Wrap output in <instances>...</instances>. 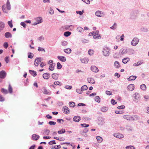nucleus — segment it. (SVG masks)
<instances>
[{"instance_id":"46","label":"nucleus","mask_w":149,"mask_h":149,"mask_svg":"<svg viewBox=\"0 0 149 149\" xmlns=\"http://www.w3.org/2000/svg\"><path fill=\"white\" fill-rule=\"evenodd\" d=\"M117 27V24L116 23H115L113 26L111 27L110 28L113 30L115 29Z\"/></svg>"},{"instance_id":"52","label":"nucleus","mask_w":149,"mask_h":149,"mask_svg":"<svg viewBox=\"0 0 149 149\" xmlns=\"http://www.w3.org/2000/svg\"><path fill=\"white\" fill-rule=\"evenodd\" d=\"M38 51L39 52H42L44 51V52H45V50L44 49L42 48H41L40 47H38Z\"/></svg>"},{"instance_id":"31","label":"nucleus","mask_w":149,"mask_h":149,"mask_svg":"<svg viewBox=\"0 0 149 149\" xmlns=\"http://www.w3.org/2000/svg\"><path fill=\"white\" fill-rule=\"evenodd\" d=\"M28 57L29 58H32L34 56V54L33 53H31L30 52L28 53Z\"/></svg>"},{"instance_id":"57","label":"nucleus","mask_w":149,"mask_h":149,"mask_svg":"<svg viewBox=\"0 0 149 149\" xmlns=\"http://www.w3.org/2000/svg\"><path fill=\"white\" fill-rule=\"evenodd\" d=\"M100 37V35H95L93 36V38L94 39H99V38Z\"/></svg>"},{"instance_id":"53","label":"nucleus","mask_w":149,"mask_h":149,"mask_svg":"<svg viewBox=\"0 0 149 149\" xmlns=\"http://www.w3.org/2000/svg\"><path fill=\"white\" fill-rule=\"evenodd\" d=\"M142 63V62H141V61H139L137 63H134L133 64V65L134 66H138V65H141Z\"/></svg>"},{"instance_id":"33","label":"nucleus","mask_w":149,"mask_h":149,"mask_svg":"<svg viewBox=\"0 0 149 149\" xmlns=\"http://www.w3.org/2000/svg\"><path fill=\"white\" fill-rule=\"evenodd\" d=\"M65 132V129H62L58 131V133L59 134H62Z\"/></svg>"},{"instance_id":"40","label":"nucleus","mask_w":149,"mask_h":149,"mask_svg":"<svg viewBox=\"0 0 149 149\" xmlns=\"http://www.w3.org/2000/svg\"><path fill=\"white\" fill-rule=\"evenodd\" d=\"M1 92L5 94H6L8 93L7 90L3 88H1Z\"/></svg>"},{"instance_id":"17","label":"nucleus","mask_w":149,"mask_h":149,"mask_svg":"<svg viewBox=\"0 0 149 149\" xmlns=\"http://www.w3.org/2000/svg\"><path fill=\"white\" fill-rule=\"evenodd\" d=\"M89 59L88 58H84L82 59H81V61L82 63H86L88 61Z\"/></svg>"},{"instance_id":"61","label":"nucleus","mask_w":149,"mask_h":149,"mask_svg":"<svg viewBox=\"0 0 149 149\" xmlns=\"http://www.w3.org/2000/svg\"><path fill=\"white\" fill-rule=\"evenodd\" d=\"M125 108V106L124 105H122L120 106H118L117 108L118 109H123Z\"/></svg>"},{"instance_id":"51","label":"nucleus","mask_w":149,"mask_h":149,"mask_svg":"<svg viewBox=\"0 0 149 149\" xmlns=\"http://www.w3.org/2000/svg\"><path fill=\"white\" fill-rule=\"evenodd\" d=\"M49 125H55L56 123L55 122H54L53 121H50L49 122Z\"/></svg>"},{"instance_id":"6","label":"nucleus","mask_w":149,"mask_h":149,"mask_svg":"<svg viewBox=\"0 0 149 149\" xmlns=\"http://www.w3.org/2000/svg\"><path fill=\"white\" fill-rule=\"evenodd\" d=\"M97 122L99 125H103L104 123V119L101 117H99L98 118Z\"/></svg>"},{"instance_id":"15","label":"nucleus","mask_w":149,"mask_h":149,"mask_svg":"<svg viewBox=\"0 0 149 149\" xmlns=\"http://www.w3.org/2000/svg\"><path fill=\"white\" fill-rule=\"evenodd\" d=\"M42 76L44 79H47L50 77V74L49 73H45L43 74Z\"/></svg>"},{"instance_id":"30","label":"nucleus","mask_w":149,"mask_h":149,"mask_svg":"<svg viewBox=\"0 0 149 149\" xmlns=\"http://www.w3.org/2000/svg\"><path fill=\"white\" fill-rule=\"evenodd\" d=\"M54 64L52 63L50 65L49 67V70L53 71L54 69Z\"/></svg>"},{"instance_id":"63","label":"nucleus","mask_w":149,"mask_h":149,"mask_svg":"<svg viewBox=\"0 0 149 149\" xmlns=\"http://www.w3.org/2000/svg\"><path fill=\"white\" fill-rule=\"evenodd\" d=\"M20 24L21 26H22L24 28L26 27V24L24 22H21L20 23Z\"/></svg>"},{"instance_id":"35","label":"nucleus","mask_w":149,"mask_h":149,"mask_svg":"<svg viewBox=\"0 0 149 149\" xmlns=\"http://www.w3.org/2000/svg\"><path fill=\"white\" fill-rule=\"evenodd\" d=\"M8 25L10 28H12L13 27V25L12 24V20H10V21H8Z\"/></svg>"},{"instance_id":"34","label":"nucleus","mask_w":149,"mask_h":149,"mask_svg":"<svg viewBox=\"0 0 149 149\" xmlns=\"http://www.w3.org/2000/svg\"><path fill=\"white\" fill-rule=\"evenodd\" d=\"M114 65L116 68H119L120 66L119 62L117 61H116L114 62Z\"/></svg>"},{"instance_id":"21","label":"nucleus","mask_w":149,"mask_h":149,"mask_svg":"<svg viewBox=\"0 0 149 149\" xmlns=\"http://www.w3.org/2000/svg\"><path fill=\"white\" fill-rule=\"evenodd\" d=\"M6 8L8 10H10L11 9V6L9 0H8L6 3Z\"/></svg>"},{"instance_id":"10","label":"nucleus","mask_w":149,"mask_h":149,"mask_svg":"<svg viewBox=\"0 0 149 149\" xmlns=\"http://www.w3.org/2000/svg\"><path fill=\"white\" fill-rule=\"evenodd\" d=\"M57 58L58 59L62 62H65L66 61V58L64 56H58Z\"/></svg>"},{"instance_id":"41","label":"nucleus","mask_w":149,"mask_h":149,"mask_svg":"<svg viewBox=\"0 0 149 149\" xmlns=\"http://www.w3.org/2000/svg\"><path fill=\"white\" fill-rule=\"evenodd\" d=\"M123 118H124L125 119H126L127 120H130V116L129 115H125L124 116Z\"/></svg>"},{"instance_id":"18","label":"nucleus","mask_w":149,"mask_h":149,"mask_svg":"<svg viewBox=\"0 0 149 149\" xmlns=\"http://www.w3.org/2000/svg\"><path fill=\"white\" fill-rule=\"evenodd\" d=\"M130 61V58H129L127 57L123 59L122 62L124 64Z\"/></svg>"},{"instance_id":"26","label":"nucleus","mask_w":149,"mask_h":149,"mask_svg":"<svg viewBox=\"0 0 149 149\" xmlns=\"http://www.w3.org/2000/svg\"><path fill=\"white\" fill-rule=\"evenodd\" d=\"M88 87L86 85H84L81 87V91H84L86 90H87Z\"/></svg>"},{"instance_id":"14","label":"nucleus","mask_w":149,"mask_h":149,"mask_svg":"<svg viewBox=\"0 0 149 149\" xmlns=\"http://www.w3.org/2000/svg\"><path fill=\"white\" fill-rule=\"evenodd\" d=\"M81 120V118L79 116H75L74 117L73 120L75 122H78Z\"/></svg>"},{"instance_id":"16","label":"nucleus","mask_w":149,"mask_h":149,"mask_svg":"<svg viewBox=\"0 0 149 149\" xmlns=\"http://www.w3.org/2000/svg\"><path fill=\"white\" fill-rule=\"evenodd\" d=\"M5 25V24L3 22H0V32L4 28Z\"/></svg>"},{"instance_id":"9","label":"nucleus","mask_w":149,"mask_h":149,"mask_svg":"<svg viewBox=\"0 0 149 149\" xmlns=\"http://www.w3.org/2000/svg\"><path fill=\"white\" fill-rule=\"evenodd\" d=\"M91 70L92 71L95 72H97L99 71L98 68L95 66H91Z\"/></svg>"},{"instance_id":"37","label":"nucleus","mask_w":149,"mask_h":149,"mask_svg":"<svg viewBox=\"0 0 149 149\" xmlns=\"http://www.w3.org/2000/svg\"><path fill=\"white\" fill-rule=\"evenodd\" d=\"M72 25H70V26L66 25V26H65L64 28L66 30H68L70 31L71 30L70 27H72Z\"/></svg>"},{"instance_id":"20","label":"nucleus","mask_w":149,"mask_h":149,"mask_svg":"<svg viewBox=\"0 0 149 149\" xmlns=\"http://www.w3.org/2000/svg\"><path fill=\"white\" fill-rule=\"evenodd\" d=\"M5 36L6 38H11L12 35L10 33L7 32L5 33Z\"/></svg>"},{"instance_id":"43","label":"nucleus","mask_w":149,"mask_h":149,"mask_svg":"<svg viewBox=\"0 0 149 149\" xmlns=\"http://www.w3.org/2000/svg\"><path fill=\"white\" fill-rule=\"evenodd\" d=\"M8 91L10 93H11L13 92V89L12 87L11 86L10 84H9L8 86Z\"/></svg>"},{"instance_id":"24","label":"nucleus","mask_w":149,"mask_h":149,"mask_svg":"<svg viewBox=\"0 0 149 149\" xmlns=\"http://www.w3.org/2000/svg\"><path fill=\"white\" fill-rule=\"evenodd\" d=\"M44 94L46 95H50L51 94V92L50 91H47L45 88H44V91L43 92Z\"/></svg>"},{"instance_id":"22","label":"nucleus","mask_w":149,"mask_h":149,"mask_svg":"<svg viewBox=\"0 0 149 149\" xmlns=\"http://www.w3.org/2000/svg\"><path fill=\"white\" fill-rule=\"evenodd\" d=\"M29 71L30 73L34 77H35L36 75V71L31 70H29Z\"/></svg>"},{"instance_id":"59","label":"nucleus","mask_w":149,"mask_h":149,"mask_svg":"<svg viewBox=\"0 0 149 149\" xmlns=\"http://www.w3.org/2000/svg\"><path fill=\"white\" fill-rule=\"evenodd\" d=\"M65 88L68 89H70L72 88V87L71 86L66 85Z\"/></svg>"},{"instance_id":"55","label":"nucleus","mask_w":149,"mask_h":149,"mask_svg":"<svg viewBox=\"0 0 149 149\" xmlns=\"http://www.w3.org/2000/svg\"><path fill=\"white\" fill-rule=\"evenodd\" d=\"M93 50L90 49L88 51V53L90 56L91 55L93 54Z\"/></svg>"},{"instance_id":"44","label":"nucleus","mask_w":149,"mask_h":149,"mask_svg":"<svg viewBox=\"0 0 149 149\" xmlns=\"http://www.w3.org/2000/svg\"><path fill=\"white\" fill-rule=\"evenodd\" d=\"M69 104L70 106L71 107H73L75 106V103L73 102H70Z\"/></svg>"},{"instance_id":"64","label":"nucleus","mask_w":149,"mask_h":149,"mask_svg":"<svg viewBox=\"0 0 149 149\" xmlns=\"http://www.w3.org/2000/svg\"><path fill=\"white\" fill-rule=\"evenodd\" d=\"M136 78V76H131V81L135 80Z\"/></svg>"},{"instance_id":"19","label":"nucleus","mask_w":149,"mask_h":149,"mask_svg":"<svg viewBox=\"0 0 149 149\" xmlns=\"http://www.w3.org/2000/svg\"><path fill=\"white\" fill-rule=\"evenodd\" d=\"M36 21L38 24L42 23V18L40 17H39L36 18Z\"/></svg>"},{"instance_id":"27","label":"nucleus","mask_w":149,"mask_h":149,"mask_svg":"<svg viewBox=\"0 0 149 149\" xmlns=\"http://www.w3.org/2000/svg\"><path fill=\"white\" fill-rule=\"evenodd\" d=\"M96 139L99 143H101L102 141V138L100 136H97L96 137Z\"/></svg>"},{"instance_id":"2","label":"nucleus","mask_w":149,"mask_h":149,"mask_svg":"<svg viewBox=\"0 0 149 149\" xmlns=\"http://www.w3.org/2000/svg\"><path fill=\"white\" fill-rule=\"evenodd\" d=\"M127 49L125 48H123L119 51V54L120 56H122L127 53Z\"/></svg>"},{"instance_id":"25","label":"nucleus","mask_w":149,"mask_h":149,"mask_svg":"<svg viewBox=\"0 0 149 149\" xmlns=\"http://www.w3.org/2000/svg\"><path fill=\"white\" fill-rule=\"evenodd\" d=\"M87 81H88V82L89 83L91 84H94L95 83V82L94 80L92 78H88L87 79Z\"/></svg>"},{"instance_id":"12","label":"nucleus","mask_w":149,"mask_h":149,"mask_svg":"<svg viewBox=\"0 0 149 149\" xmlns=\"http://www.w3.org/2000/svg\"><path fill=\"white\" fill-rule=\"evenodd\" d=\"M114 136L116 137L119 139L123 138L124 137V136L122 134L119 133L114 134Z\"/></svg>"},{"instance_id":"47","label":"nucleus","mask_w":149,"mask_h":149,"mask_svg":"<svg viewBox=\"0 0 149 149\" xmlns=\"http://www.w3.org/2000/svg\"><path fill=\"white\" fill-rule=\"evenodd\" d=\"M62 67V66L60 63L58 62L57 63V68L58 69H61Z\"/></svg>"},{"instance_id":"58","label":"nucleus","mask_w":149,"mask_h":149,"mask_svg":"<svg viewBox=\"0 0 149 149\" xmlns=\"http://www.w3.org/2000/svg\"><path fill=\"white\" fill-rule=\"evenodd\" d=\"M9 56H6L5 58V61L6 63H8L9 61Z\"/></svg>"},{"instance_id":"45","label":"nucleus","mask_w":149,"mask_h":149,"mask_svg":"<svg viewBox=\"0 0 149 149\" xmlns=\"http://www.w3.org/2000/svg\"><path fill=\"white\" fill-rule=\"evenodd\" d=\"M54 84L56 86H57V85L61 86L62 85V84L61 82H60L59 81H55L54 82Z\"/></svg>"},{"instance_id":"1","label":"nucleus","mask_w":149,"mask_h":149,"mask_svg":"<svg viewBox=\"0 0 149 149\" xmlns=\"http://www.w3.org/2000/svg\"><path fill=\"white\" fill-rule=\"evenodd\" d=\"M110 50L109 48L107 47H104L103 49L102 52L103 54L105 56H108L110 54L109 51Z\"/></svg>"},{"instance_id":"60","label":"nucleus","mask_w":149,"mask_h":149,"mask_svg":"<svg viewBox=\"0 0 149 149\" xmlns=\"http://www.w3.org/2000/svg\"><path fill=\"white\" fill-rule=\"evenodd\" d=\"M50 131L48 129L45 130L44 133L46 135H48Z\"/></svg>"},{"instance_id":"28","label":"nucleus","mask_w":149,"mask_h":149,"mask_svg":"<svg viewBox=\"0 0 149 149\" xmlns=\"http://www.w3.org/2000/svg\"><path fill=\"white\" fill-rule=\"evenodd\" d=\"M138 119V117L137 116L134 115L131 117V120H136Z\"/></svg>"},{"instance_id":"7","label":"nucleus","mask_w":149,"mask_h":149,"mask_svg":"<svg viewBox=\"0 0 149 149\" xmlns=\"http://www.w3.org/2000/svg\"><path fill=\"white\" fill-rule=\"evenodd\" d=\"M6 75V73L4 70H2L0 72V78L2 79H4Z\"/></svg>"},{"instance_id":"62","label":"nucleus","mask_w":149,"mask_h":149,"mask_svg":"<svg viewBox=\"0 0 149 149\" xmlns=\"http://www.w3.org/2000/svg\"><path fill=\"white\" fill-rule=\"evenodd\" d=\"M8 44L7 42H5L3 45L4 47L6 49L8 46Z\"/></svg>"},{"instance_id":"4","label":"nucleus","mask_w":149,"mask_h":149,"mask_svg":"<svg viewBox=\"0 0 149 149\" xmlns=\"http://www.w3.org/2000/svg\"><path fill=\"white\" fill-rule=\"evenodd\" d=\"M63 112L66 114H68L70 113V111L69 108L66 106H64L63 107Z\"/></svg>"},{"instance_id":"23","label":"nucleus","mask_w":149,"mask_h":149,"mask_svg":"<svg viewBox=\"0 0 149 149\" xmlns=\"http://www.w3.org/2000/svg\"><path fill=\"white\" fill-rule=\"evenodd\" d=\"M52 76V78L55 80H57L58 78V74H56L53 73Z\"/></svg>"},{"instance_id":"36","label":"nucleus","mask_w":149,"mask_h":149,"mask_svg":"<svg viewBox=\"0 0 149 149\" xmlns=\"http://www.w3.org/2000/svg\"><path fill=\"white\" fill-rule=\"evenodd\" d=\"M77 29V31L81 33L84 31L83 29L81 27H78Z\"/></svg>"},{"instance_id":"54","label":"nucleus","mask_w":149,"mask_h":149,"mask_svg":"<svg viewBox=\"0 0 149 149\" xmlns=\"http://www.w3.org/2000/svg\"><path fill=\"white\" fill-rule=\"evenodd\" d=\"M108 109L106 107H102L101 108V111L102 112H105L107 111Z\"/></svg>"},{"instance_id":"3","label":"nucleus","mask_w":149,"mask_h":149,"mask_svg":"<svg viewBox=\"0 0 149 149\" xmlns=\"http://www.w3.org/2000/svg\"><path fill=\"white\" fill-rule=\"evenodd\" d=\"M139 42V39L136 38H134L132 40L131 43L132 45L135 46Z\"/></svg>"},{"instance_id":"29","label":"nucleus","mask_w":149,"mask_h":149,"mask_svg":"<svg viewBox=\"0 0 149 149\" xmlns=\"http://www.w3.org/2000/svg\"><path fill=\"white\" fill-rule=\"evenodd\" d=\"M64 52L68 54L70 53L71 52V50L70 48H67L64 50Z\"/></svg>"},{"instance_id":"50","label":"nucleus","mask_w":149,"mask_h":149,"mask_svg":"<svg viewBox=\"0 0 149 149\" xmlns=\"http://www.w3.org/2000/svg\"><path fill=\"white\" fill-rule=\"evenodd\" d=\"M48 144L50 145H52V144H56L55 141V140H53L51 141L48 143Z\"/></svg>"},{"instance_id":"48","label":"nucleus","mask_w":149,"mask_h":149,"mask_svg":"<svg viewBox=\"0 0 149 149\" xmlns=\"http://www.w3.org/2000/svg\"><path fill=\"white\" fill-rule=\"evenodd\" d=\"M2 9L3 11V12L6 13H8V11L5 8V5H3L2 6Z\"/></svg>"},{"instance_id":"8","label":"nucleus","mask_w":149,"mask_h":149,"mask_svg":"<svg viewBox=\"0 0 149 149\" xmlns=\"http://www.w3.org/2000/svg\"><path fill=\"white\" fill-rule=\"evenodd\" d=\"M139 97V94L138 93H135L133 95V99L134 100L136 101V100H138Z\"/></svg>"},{"instance_id":"39","label":"nucleus","mask_w":149,"mask_h":149,"mask_svg":"<svg viewBox=\"0 0 149 149\" xmlns=\"http://www.w3.org/2000/svg\"><path fill=\"white\" fill-rule=\"evenodd\" d=\"M140 88L142 90L145 91L146 90V86L145 84H143L140 86Z\"/></svg>"},{"instance_id":"56","label":"nucleus","mask_w":149,"mask_h":149,"mask_svg":"<svg viewBox=\"0 0 149 149\" xmlns=\"http://www.w3.org/2000/svg\"><path fill=\"white\" fill-rule=\"evenodd\" d=\"M81 125L82 126L84 127H87L89 126V125L88 124H87L85 123L81 124Z\"/></svg>"},{"instance_id":"32","label":"nucleus","mask_w":149,"mask_h":149,"mask_svg":"<svg viewBox=\"0 0 149 149\" xmlns=\"http://www.w3.org/2000/svg\"><path fill=\"white\" fill-rule=\"evenodd\" d=\"M71 32L69 31H66L64 32V35L66 37H68L71 34Z\"/></svg>"},{"instance_id":"42","label":"nucleus","mask_w":149,"mask_h":149,"mask_svg":"<svg viewBox=\"0 0 149 149\" xmlns=\"http://www.w3.org/2000/svg\"><path fill=\"white\" fill-rule=\"evenodd\" d=\"M54 138L55 139H56L59 141H63L65 140L63 138H60L59 137H54Z\"/></svg>"},{"instance_id":"49","label":"nucleus","mask_w":149,"mask_h":149,"mask_svg":"<svg viewBox=\"0 0 149 149\" xmlns=\"http://www.w3.org/2000/svg\"><path fill=\"white\" fill-rule=\"evenodd\" d=\"M67 44V42L66 41H63L61 42V45L63 46H66Z\"/></svg>"},{"instance_id":"38","label":"nucleus","mask_w":149,"mask_h":149,"mask_svg":"<svg viewBox=\"0 0 149 149\" xmlns=\"http://www.w3.org/2000/svg\"><path fill=\"white\" fill-rule=\"evenodd\" d=\"M95 101L99 103L100 101V98L99 96H96L95 97Z\"/></svg>"},{"instance_id":"5","label":"nucleus","mask_w":149,"mask_h":149,"mask_svg":"<svg viewBox=\"0 0 149 149\" xmlns=\"http://www.w3.org/2000/svg\"><path fill=\"white\" fill-rule=\"evenodd\" d=\"M42 59L40 57L36 58L34 61V65L36 66H38V63L41 61Z\"/></svg>"},{"instance_id":"13","label":"nucleus","mask_w":149,"mask_h":149,"mask_svg":"<svg viewBox=\"0 0 149 149\" xmlns=\"http://www.w3.org/2000/svg\"><path fill=\"white\" fill-rule=\"evenodd\" d=\"M40 138V136L36 134H33L32 135V139L34 141H36L39 139Z\"/></svg>"},{"instance_id":"11","label":"nucleus","mask_w":149,"mask_h":149,"mask_svg":"<svg viewBox=\"0 0 149 149\" xmlns=\"http://www.w3.org/2000/svg\"><path fill=\"white\" fill-rule=\"evenodd\" d=\"M95 14L97 16L100 17L103 16L104 15V14L102 12L99 10L96 12Z\"/></svg>"}]
</instances>
